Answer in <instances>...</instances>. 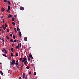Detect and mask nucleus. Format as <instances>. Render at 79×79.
<instances>
[{"label": "nucleus", "mask_w": 79, "mask_h": 79, "mask_svg": "<svg viewBox=\"0 0 79 79\" xmlns=\"http://www.w3.org/2000/svg\"><path fill=\"white\" fill-rule=\"evenodd\" d=\"M18 60H17L16 62V63H18Z\"/></svg>", "instance_id": "obj_51"}, {"label": "nucleus", "mask_w": 79, "mask_h": 79, "mask_svg": "<svg viewBox=\"0 0 79 79\" xmlns=\"http://www.w3.org/2000/svg\"><path fill=\"white\" fill-rule=\"evenodd\" d=\"M7 32H9V29H7Z\"/></svg>", "instance_id": "obj_35"}, {"label": "nucleus", "mask_w": 79, "mask_h": 79, "mask_svg": "<svg viewBox=\"0 0 79 79\" xmlns=\"http://www.w3.org/2000/svg\"><path fill=\"white\" fill-rule=\"evenodd\" d=\"M13 45H14V44H12V47L13 46Z\"/></svg>", "instance_id": "obj_50"}, {"label": "nucleus", "mask_w": 79, "mask_h": 79, "mask_svg": "<svg viewBox=\"0 0 79 79\" xmlns=\"http://www.w3.org/2000/svg\"><path fill=\"white\" fill-rule=\"evenodd\" d=\"M18 56V53H16V56Z\"/></svg>", "instance_id": "obj_26"}, {"label": "nucleus", "mask_w": 79, "mask_h": 79, "mask_svg": "<svg viewBox=\"0 0 79 79\" xmlns=\"http://www.w3.org/2000/svg\"><path fill=\"white\" fill-rule=\"evenodd\" d=\"M2 31V30H1V29H0V31Z\"/></svg>", "instance_id": "obj_57"}, {"label": "nucleus", "mask_w": 79, "mask_h": 79, "mask_svg": "<svg viewBox=\"0 0 79 79\" xmlns=\"http://www.w3.org/2000/svg\"><path fill=\"white\" fill-rule=\"evenodd\" d=\"M17 68H18V69L19 68V67H17Z\"/></svg>", "instance_id": "obj_61"}, {"label": "nucleus", "mask_w": 79, "mask_h": 79, "mask_svg": "<svg viewBox=\"0 0 79 79\" xmlns=\"http://www.w3.org/2000/svg\"><path fill=\"white\" fill-rule=\"evenodd\" d=\"M5 27H7V24H6V23L5 24Z\"/></svg>", "instance_id": "obj_27"}, {"label": "nucleus", "mask_w": 79, "mask_h": 79, "mask_svg": "<svg viewBox=\"0 0 79 79\" xmlns=\"http://www.w3.org/2000/svg\"><path fill=\"white\" fill-rule=\"evenodd\" d=\"M15 35H13V38H15Z\"/></svg>", "instance_id": "obj_45"}, {"label": "nucleus", "mask_w": 79, "mask_h": 79, "mask_svg": "<svg viewBox=\"0 0 79 79\" xmlns=\"http://www.w3.org/2000/svg\"><path fill=\"white\" fill-rule=\"evenodd\" d=\"M22 76H23V78H24L25 77V73H23L22 75Z\"/></svg>", "instance_id": "obj_9"}, {"label": "nucleus", "mask_w": 79, "mask_h": 79, "mask_svg": "<svg viewBox=\"0 0 79 79\" xmlns=\"http://www.w3.org/2000/svg\"><path fill=\"white\" fill-rule=\"evenodd\" d=\"M34 74L35 76V75H36V72H34Z\"/></svg>", "instance_id": "obj_30"}, {"label": "nucleus", "mask_w": 79, "mask_h": 79, "mask_svg": "<svg viewBox=\"0 0 79 79\" xmlns=\"http://www.w3.org/2000/svg\"><path fill=\"white\" fill-rule=\"evenodd\" d=\"M13 32H12V34H13Z\"/></svg>", "instance_id": "obj_62"}, {"label": "nucleus", "mask_w": 79, "mask_h": 79, "mask_svg": "<svg viewBox=\"0 0 79 79\" xmlns=\"http://www.w3.org/2000/svg\"><path fill=\"white\" fill-rule=\"evenodd\" d=\"M4 2L5 3H6V0H4Z\"/></svg>", "instance_id": "obj_42"}, {"label": "nucleus", "mask_w": 79, "mask_h": 79, "mask_svg": "<svg viewBox=\"0 0 79 79\" xmlns=\"http://www.w3.org/2000/svg\"><path fill=\"white\" fill-rule=\"evenodd\" d=\"M16 63V60L12 59V62H10V64L11 66H13V65H15V63Z\"/></svg>", "instance_id": "obj_1"}, {"label": "nucleus", "mask_w": 79, "mask_h": 79, "mask_svg": "<svg viewBox=\"0 0 79 79\" xmlns=\"http://www.w3.org/2000/svg\"><path fill=\"white\" fill-rule=\"evenodd\" d=\"M28 76V75H26V77H27V76Z\"/></svg>", "instance_id": "obj_55"}, {"label": "nucleus", "mask_w": 79, "mask_h": 79, "mask_svg": "<svg viewBox=\"0 0 79 79\" xmlns=\"http://www.w3.org/2000/svg\"><path fill=\"white\" fill-rule=\"evenodd\" d=\"M23 64H22V65H21V67H22V68H23Z\"/></svg>", "instance_id": "obj_44"}, {"label": "nucleus", "mask_w": 79, "mask_h": 79, "mask_svg": "<svg viewBox=\"0 0 79 79\" xmlns=\"http://www.w3.org/2000/svg\"><path fill=\"white\" fill-rule=\"evenodd\" d=\"M2 55H3V56H5V57H7V56H6V54H3Z\"/></svg>", "instance_id": "obj_15"}, {"label": "nucleus", "mask_w": 79, "mask_h": 79, "mask_svg": "<svg viewBox=\"0 0 79 79\" xmlns=\"http://www.w3.org/2000/svg\"><path fill=\"white\" fill-rule=\"evenodd\" d=\"M2 20H3V21H3V23H4V19H2Z\"/></svg>", "instance_id": "obj_47"}, {"label": "nucleus", "mask_w": 79, "mask_h": 79, "mask_svg": "<svg viewBox=\"0 0 79 79\" xmlns=\"http://www.w3.org/2000/svg\"><path fill=\"white\" fill-rule=\"evenodd\" d=\"M10 41L11 42H13V40L12 39Z\"/></svg>", "instance_id": "obj_29"}, {"label": "nucleus", "mask_w": 79, "mask_h": 79, "mask_svg": "<svg viewBox=\"0 0 79 79\" xmlns=\"http://www.w3.org/2000/svg\"><path fill=\"white\" fill-rule=\"evenodd\" d=\"M18 64H19L18 62H16L15 63L16 66H18Z\"/></svg>", "instance_id": "obj_16"}, {"label": "nucleus", "mask_w": 79, "mask_h": 79, "mask_svg": "<svg viewBox=\"0 0 79 79\" xmlns=\"http://www.w3.org/2000/svg\"><path fill=\"white\" fill-rule=\"evenodd\" d=\"M12 24H13V25H14V26H15V22H13L12 23Z\"/></svg>", "instance_id": "obj_25"}, {"label": "nucleus", "mask_w": 79, "mask_h": 79, "mask_svg": "<svg viewBox=\"0 0 79 79\" xmlns=\"http://www.w3.org/2000/svg\"><path fill=\"white\" fill-rule=\"evenodd\" d=\"M24 40L25 41H27V37H25L24 38Z\"/></svg>", "instance_id": "obj_11"}, {"label": "nucleus", "mask_w": 79, "mask_h": 79, "mask_svg": "<svg viewBox=\"0 0 79 79\" xmlns=\"http://www.w3.org/2000/svg\"><path fill=\"white\" fill-rule=\"evenodd\" d=\"M16 42V40H14V42Z\"/></svg>", "instance_id": "obj_40"}, {"label": "nucleus", "mask_w": 79, "mask_h": 79, "mask_svg": "<svg viewBox=\"0 0 79 79\" xmlns=\"http://www.w3.org/2000/svg\"><path fill=\"white\" fill-rule=\"evenodd\" d=\"M11 51H12V53H13V52H14V50H13V48H11Z\"/></svg>", "instance_id": "obj_14"}, {"label": "nucleus", "mask_w": 79, "mask_h": 79, "mask_svg": "<svg viewBox=\"0 0 79 79\" xmlns=\"http://www.w3.org/2000/svg\"><path fill=\"white\" fill-rule=\"evenodd\" d=\"M12 21H15V18L13 17L12 19Z\"/></svg>", "instance_id": "obj_20"}, {"label": "nucleus", "mask_w": 79, "mask_h": 79, "mask_svg": "<svg viewBox=\"0 0 79 79\" xmlns=\"http://www.w3.org/2000/svg\"><path fill=\"white\" fill-rule=\"evenodd\" d=\"M1 19L2 20L3 19V16H1Z\"/></svg>", "instance_id": "obj_31"}, {"label": "nucleus", "mask_w": 79, "mask_h": 79, "mask_svg": "<svg viewBox=\"0 0 79 79\" xmlns=\"http://www.w3.org/2000/svg\"><path fill=\"white\" fill-rule=\"evenodd\" d=\"M4 53L6 54L7 53V51L6 50H5V51L4 52Z\"/></svg>", "instance_id": "obj_18"}, {"label": "nucleus", "mask_w": 79, "mask_h": 79, "mask_svg": "<svg viewBox=\"0 0 79 79\" xmlns=\"http://www.w3.org/2000/svg\"><path fill=\"white\" fill-rule=\"evenodd\" d=\"M19 79H21V77H19Z\"/></svg>", "instance_id": "obj_49"}, {"label": "nucleus", "mask_w": 79, "mask_h": 79, "mask_svg": "<svg viewBox=\"0 0 79 79\" xmlns=\"http://www.w3.org/2000/svg\"><path fill=\"white\" fill-rule=\"evenodd\" d=\"M17 31H19V28L18 27L17 28Z\"/></svg>", "instance_id": "obj_34"}, {"label": "nucleus", "mask_w": 79, "mask_h": 79, "mask_svg": "<svg viewBox=\"0 0 79 79\" xmlns=\"http://www.w3.org/2000/svg\"><path fill=\"white\" fill-rule=\"evenodd\" d=\"M22 62V63H24V60H23Z\"/></svg>", "instance_id": "obj_36"}, {"label": "nucleus", "mask_w": 79, "mask_h": 79, "mask_svg": "<svg viewBox=\"0 0 79 79\" xmlns=\"http://www.w3.org/2000/svg\"><path fill=\"white\" fill-rule=\"evenodd\" d=\"M0 64H2V63H1V62H0Z\"/></svg>", "instance_id": "obj_53"}, {"label": "nucleus", "mask_w": 79, "mask_h": 79, "mask_svg": "<svg viewBox=\"0 0 79 79\" xmlns=\"http://www.w3.org/2000/svg\"><path fill=\"white\" fill-rule=\"evenodd\" d=\"M11 56H12V57H14V56L13 55V53H11Z\"/></svg>", "instance_id": "obj_19"}, {"label": "nucleus", "mask_w": 79, "mask_h": 79, "mask_svg": "<svg viewBox=\"0 0 79 79\" xmlns=\"http://www.w3.org/2000/svg\"><path fill=\"white\" fill-rule=\"evenodd\" d=\"M3 43H4V41H3Z\"/></svg>", "instance_id": "obj_59"}, {"label": "nucleus", "mask_w": 79, "mask_h": 79, "mask_svg": "<svg viewBox=\"0 0 79 79\" xmlns=\"http://www.w3.org/2000/svg\"><path fill=\"white\" fill-rule=\"evenodd\" d=\"M31 74V72L30 71L29 72V74Z\"/></svg>", "instance_id": "obj_41"}, {"label": "nucleus", "mask_w": 79, "mask_h": 79, "mask_svg": "<svg viewBox=\"0 0 79 79\" xmlns=\"http://www.w3.org/2000/svg\"><path fill=\"white\" fill-rule=\"evenodd\" d=\"M16 41L17 42H18V40H17Z\"/></svg>", "instance_id": "obj_48"}, {"label": "nucleus", "mask_w": 79, "mask_h": 79, "mask_svg": "<svg viewBox=\"0 0 79 79\" xmlns=\"http://www.w3.org/2000/svg\"><path fill=\"white\" fill-rule=\"evenodd\" d=\"M14 30H15V32H17V31H16V28H14Z\"/></svg>", "instance_id": "obj_21"}, {"label": "nucleus", "mask_w": 79, "mask_h": 79, "mask_svg": "<svg viewBox=\"0 0 79 79\" xmlns=\"http://www.w3.org/2000/svg\"><path fill=\"white\" fill-rule=\"evenodd\" d=\"M0 28H2V27H0Z\"/></svg>", "instance_id": "obj_63"}, {"label": "nucleus", "mask_w": 79, "mask_h": 79, "mask_svg": "<svg viewBox=\"0 0 79 79\" xmlns=\"http://www.w3.org/2000/svg\"><path fill=\"white\" fill-rule=\"evenodd\" d=\"M21 69H23V67H21Z\"/></svg>", "instance_id": "obj_54"}, {"label": "nucleus", "mask_w": 79, "mask_h": 79, "mask_svg": "<svg viewBox=\"0 0 79 79\" xmlns=\"http://www.w3.org/2000/svg\"><path fill=\"white\" fill-rule=\"evenodd\" d=\"M19 45L20 47H21V43H20Z\"/></svg>", "instance_id": "obj_37"}, {"label": "nucleus", "mask_w": 79, "mask_h": 79, "mask_svg": "<svg viewBox=\"0 0 79 79\" xmlns=\"http://www.w3.org/2000/svg\"><path fill=\"white\" fill-rule=\"evenodd\" d=\"M6 2H7V3H8L9 5H10V4H11V3L10 2V1L6 0Z\"/></svg>", "instance_id": "obj_7"}, {"label": "nucleus", "mask_w": 79, "mask_h": 79, "mask_svg": "<svg viewBox=\"0 0 79 79\" xmlns=\"http://www.w3.org/2000/svg\"><path fill=\"white\" fill-rule=\"evenodd\" d=\"M8 10H10V6H8Z\"/></svg>", "instance_id": "obj_23"}, {"label": "nucleus", "mask_w": 79, "mask_h": 79, "mask_svg": "<svg viewBox=\"0 0 79 79\" xmlns=\"http://www.w3.org/2000/svg\"><path fill=\"white\" fill-rule=\"evenodd\" d=\"M0 74H1V75H3V72L2 71H0Z\"/></svg>", "instance_id": "obj_17"}, {"label": "nucleus", "mask_w": 79, "mask_h": 79, "mask_svg": "<svg viewBox=\"0 0 79 79\" xmlns=\"http://www.w3.org/2000/svg\"><path fill=\"white\" fill-rule=\"evenodd\" d=\"M2 40L3 41H4V40L3 39V38H2Z\"/></svg>", "instance_id": "obj_39"}, {"label": "nucleus", "mask_w": 79, "mask_h": 79, "mask_svg": "<svg viewBox=\"0 0 79 79\" xmlns=\"http://www.w3.org/2000/svg\"><path fill=\"white\" fill-rule=\"evenodd\" d=\"M8 10V9H7V12H9V10Z\"/></svg>", "instance_id": "obj_43"}, {"label": "nucleus", "mask_w": 79, "mask_h": 79, "mask_svg": "<svg viewBox=\"0 0 79 79\" xmlns=\"http://www.w3.org/2000/svg\"><path fill=\"white\" fill-rule=\"evenodd\" d=\"M2 45H4V43H3Z\"/></svg>", "instance_id": "obj_52"}, {"label": "nucleus", "mask_w": 79, "mask_h": 79, "mask_svg": "<svg viewBox=\"0 0 79 79\" xmlns=\"http://www.w3.org/2000/svg\"><path fill=\"white\" fill-rule=\"evenodd\" d=\"M14 39H15V37L13 38Z\"/></svg>", "instance_id": "obj_56"}, {"label": "nucleus", "mask_w": 79, "mask_h": 79, "mask_svg": "<svg viewBox=\"0 0 79 79\" xmlns=\"http://www.w3.org/2000/svg\"><path fill=\"white\" fill-rule=\"evenodd\" d=\"M19 35L20 36H21L22 35H21V32L19 31Z\"/></svg>", "instance_id": "obj_13"}, {"label": "nucleus", "mask_w": 79, "mask_h": 79, "mask_svg": "<svg viewBox=\"0 0 79 79\" xmlns=\"http://www.w3.org/2000/svg\"><path fill=\"white\" fill-rule=\"evenodd\" d=\"M2 33H3L4 32V31H3V30H2Z\"/></svg>", "instance_id": "obj_46"}, {"label": "nucleus", "mask_w": 79, "mask_h": 79, "mask_svg": "<svg viewBox=\"0 0 79 79\" xmlns=\"http://www.w3.org/2000/svg\"><path fill=\"white\" fill-rule=\"evenodd\" d=\"M8 17L9 18H11L12 17V15H11V14H9Z\"/></svg>", "instance_id": "obj_8"}, {"label": "nucleus", "mask_w": 79, "mask_h": 79, "mask_svg": "<svg viewBox=\"0 0 79 79\" xmlns=\"http://www.w3.org/2000/svg\"><path fill=\"white\" fill-rule=\"evenodd\" d=\"M23 60L24 61L27 60V58H26V56H25L23 57Z\"/></svg>", "instance_id": "obj_10"}, {"label": "nucleus", "mask_w": 79, "mask_h": 79, "mask_svg": "<svg viewBox=\"0 0 79 79\" xmlns=\"http://www.w3.org/2000/svg\"><path fill=\"white\" fill-rule=\"evenodd\" d=\"M6 37L7 39V40H9V39H10V38H9V37H8V36H6Z\"/></svg>", "instance_id": "obj_22"}, {"label": "nucleus", "mask_w": 79, "mask_h": 79, "mask_svg": "<svg viewBox=\"0 0 79 79\" xmlns=\"http://www.w3.org/2000/svg\"><path fill=\"white\" fill-rule=\"evenodd\" d=\"M1 11L2 12H3V11H5V8H4L3 7H2L1 8Z\"/></svg>", "instance_id": "obj_6"}, {"label": "nucleus", "mask_w": 79, "mask_h": 79, "mask_svg": "<svg viewBox=\"0 0 79 79\" xmlns=\"http://www.w3.org/2000/svg\"><path fill=\"white\" fill-rule=\"evenodd\" d=\"M2 28H3L4 30H5V29H6V28H5V26H4V25H2Z\"/></svg>", "instance_id": "obj_12"}, {"label": "nucleus", "mask_w": 79, "mask_h": 79, "mask_svg": "<svg viewBox=\"0 0 79 79\" xmlns=\"http://www.w3.org/2000/svg\"><path fill=\"white\" fill-rule=\"evenodd\" d=\"M26 63H27V60H24V64L25 65V66H27L26 65Z\"/></svg>", "instance_id": "obj_3"}, {"label": "nucleus", "mask_w": 79, "mask_h": 79, "mask_svg": "<svg viewBox=\"0 0 79 79\" xmlns=\"http://www.w3.org/2000/svg\"><path fill=\"white\" fill-rule=\"evenodd\" d=\"M19 44H18V46H17L16 47H15V48L16 49H19Z\"/></svg>", "instance_id": "obj_4"}, {"label": "nucleus", "mask_w": 79, "mask_h": 79, "mask_svg": "<svg viewBox=\"0 0 79 79\" xmlns=\"http://www.w3.org/2000/svg\"><path fill=\"white\" fill-rule=\"evenodd\" d=\"M10 37H12L13 35H12V34H10Z\"/></svg>", "instance_id": "obj_32"}, {"label": "nucleus", "mask_w": 79, "mask_h": 79, "mask_svg": "<svg viewBox=\"0 0 79 79\" xmlns=\"http://www.w3.org/2000/svg\"><path fill=\"white\" fill-rule=\"evenodd\" d=\"M20 10H22V11H23V10H24V8L23 7H21L20 8Z\"/></svg>", "instance_id": "obj_5"}, {"label": "nucleus", "mask_w": 79, "mask_h": 79, "mask_svg": "<svg viewBox=\"0 0 79 79\" xmlns=\"http://www.w3.org/2000/svg\"><path fill=\"white\" fill-rule=\"evenodd\" d=\"M19 60H20V61H22V58H20Z\"/></svg>", "instance_id": "obj_33"}, {"label": "nucleus", "mask_w": 79, "mask_h": 79, "mask_svg": "<svg viewBox=\"0 0 79 79\" xmlns=\"http://www.w3.org/2000/svg\"><path fill=\"white\" fill-rule=\"evenodd\" d=\"M29 57H30L31 59H33V57H32V55L31 53H30L29 54Z\"/></svg>", "instance_id": "obj_2"}, {"label": "nucleus", "mask_w": 79, "mask_h": 79, "mask_svg": "<svg viewBox=\"0 0 79 79\" xmlns=\"http://www.w3.org/2000/svg\"><path fill=\"white\" fill-rule=\"evenodd\" d=\"M5 48H4L3 49H2V52H3L4 51H5Z\"/></svg>", "instance_id": "obj_28"}, {"label": "nucleus", "mask_w": 79, "mask_h": 79, "mask_svg": "<svg viewBox=\"0 0 79 79\" xmlns=\"http://www.w3.org/2000/svg\"><path fill=\"white\" fill-rule=\"evenodd\" d=\"M28 59L29 60V61H30V58L28 57Z\"/></svg>", "instance_id": "obj_38"}, {"label": "nucleus", "mask_w": 79, "mask_h": 79, "mask_svg": "<svg viewBox=\"0 0 79 79\" xmlns=\"http://www.w3.org/2000/svg\"><path fill=\"white\" fill-rule=\"evenodd\" d=\"M26 68L27 69H29V67L27 66L26 67Z\"/></svg>", "instance_id": "obj_24"}, {"label": "nucleus", "mask_w": 79, "mask_h": 79, "mask_svg": "<svg viewBox=\"0 0 79 79\" xmlns=\"http://www.w3.org/2000/svg\"><path fill=\"white\" fill-rule=\"evenodd\" d=\"M15 17H16V15H15Z\"/></svg>", "instance_id": "obj_58"}, {"label": "nucleus", "mask_w": 79, "mask_h": 79, "mask_svg": "<svg viewBox=\"0 0 79 79\" xmlns=\"http://www.w3.org/2000/svg\"><path fill=\"white\" fill-rule=\"evenodd\" d=\"M31 61H32V59H31Z\"/></svg>", "instance_id": "obj_60"}]
</instances>
